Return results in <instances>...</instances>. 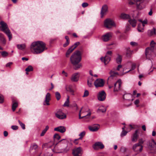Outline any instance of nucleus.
Masks as SVG:
<instances>
[{
  "label": "nucleus",
  "mask_w": 156,
  "mask_h": 156,
  "mask_svg": "<svg viewBox=\"0 0 156 156\" xmlns=\"http://www.w3.org/2000/svg\"><path fill=\"white\" fill-rule=\"evenodd\" d=\"M72 144L66 139H63L56 145L52 151L56 153H66L72 149Z\"/></svg>",
  "instance_id": "1"
},
{
  "label": "nucleus",
  "mask_w": 156,
  "mask_h": 156,
  "mask_svg": "<svg viewBox=\"0 0 156 156\" xmlns=\"http://www.w3.org/2000/svg\"><path fill=\"white\" fill-rule=\"evenodd\" d=\"M46 49L45 43L41 41L33 42L30 46L31 51L34 54L41 53Z\"/></svg>",
  "instance_id": "2"
},
{
  "label": "nucleus",
  "mask_w": 156,
  "mask_h": 156,
  "mask_svg": "<svg viewBox=\"0 0 156 156\" xmlns=\"http://www.w3.org/2000/svg\"><path fill=\"white\" fill-rule=\"evenodd\" d=\"M81 53L79 51H75L70 57V61L71 63L75 66L78 64L81 60Z\"/></svg>",
  "instance_id": "3"
},
{
  "label": "nucleus",
  "mask_w": 156,
  "mask_h": 156,
  "mask_svg": "<svg viewBox=\"0 0 156 156\" xmlns=\"http://www.w3.org/2000/svg\"><path fill=\"white\" fill-rule=\"evenodd\" d=\"M0 24L1 25V30L7 35L9 40H10L12 38V35L7 24L4 21H1L0 22Z\"/></svg>",
  "instance_id": "4"
},
{
  "label": "nucleus",
  "mask_w": 156,
  "mask_h": 156,
  "mask_svg": "<svg viewBox=\"0 0 156 156\" xmlns=\"http://www.w3.org/2000/svg\"><path fill=\"white\" fill-rule=\"evenodd\" d=\"M112 51H108L106 53L105 57H102L101 60L102 62H103L105 65L108 64L111 60V57L112 55Z\"/></svg>",
  "instance_id": "5"
},
{
  "label": "nucleus",
  "mask_w": 156,
  "mask_h": 156,
  "mask_svg": "<svg viewBox=\"0 0 156 156\" xmlns=\"http://www.w3.org/2000/svg\"><path fill=\"white\" fill-rule=\"evenodd\" d=\"M104 26L107 28L110 29L112 27H115L116 24L113 20L110 18H108L104 21Z\"/></svg>",
  "instance_id": "6"
},
{
  "label": "nucleus",
  "mask_w": 156,
  "mask_h": 156,
  "mask_svg": "<svg viewBox=\"0 0 156 156\" xmlns=\"http://www.w3.org/2000/svg\"><path fill=\"white\" fill-rule=\"evenodd\" d=\"M55 115L57 118L60 119H64L66 118V115L62 112V110L60 109L58 110L55 113Z\"/></svg>",
  "instance_id": "7"
},
{
  "label": "nucleus",
  "mask_w": 156,
  "mask_h": 156,
  "mask_svg": "<svg viewBox=\"0 0 156 156\" xmlns=\"http://www.w3.org/2000/svg\"><path fill=\"white\" fill-rule=\"evenodd\" d=\"M83 150L80 147L76 148L73 150V154L74 156H81Z\"/></svg>",
  "instance_id": "8"
},
{
  "label": "nucleus",
  "mask_w": 156,
  "mask_h": 156,
  "mask_svg": "<svg viewBox=\"0 0 156 156\" xmlns=\"http://www.w3.org/2000/svg\"><path fill=\"white\" fill-rule=\"evenodd\" d=\"M143 147L142 145H139L138 144H136L133 146L132 149L134 151L138 153L142 151Z\"/></svg>",
  "instance_id": "9"
},
{
  "label": "nucleus",
  "mask_w": 156,
  "mask_h": 156,
  "mask_svg": "<svg viewBox=\"0 0 156 156\" xmlns=\"http://www.w3.org/2000/svg\"><path fill=\"white\" fill-rule=\"evenodd\" d=\"M106 96V94L104 90H102L98 93L97 97L99 101H103L105 99Z\"/></svg>",
  "instance_id": "10"
},
{
  "label": "nucleus",
  "mask_w": 156,
  "mask_h": 156,
  "mask_svg": "<svg viewBox=\"0 0 156 156\" xmlns=\"http://www.w3.org/2000/svg\"><path fill=\"white\" fill-rule=\"evenodd\" d=\"M108 12V6L106 5L102 6L100 12L101 17L102 18Z\"/></svg>",
  "instance_id": "11"
},
{
  "label": "nucleus",
  "mask_w": 156,
  "mask_h": 156,
  "mask_svg": "<svg viewBox=\"0 0 156 156\" xmlns=\"http://www.w3.org/2000/svg\"><path fill=\"white\" fill-rule=\"evenodd\" d=\"M154 51L150 49L149 48H147L145 50V55L147 59H150L154 53Z\"/></svg>",
  "instance_id": "12"
},
{
  "label": "nucleus",
  "mask_w": 156,
  "mask_h": 156,
  "mask_svg": "<svg viewBox=\"0 0 156 156\" xmlns=\"http://www.w3.org/2000/svg\"><path fill=\"white\" fill-rule=\"evenodd\" d=\"M94 85L96 87H103L104 85V81L102 79H98L94 82Z\"/></svg>",
  "instance_id": "13"
},
{
  "label": "nucleus",
  "mask_w": 156,
  "mask_h": 156,
  "mask_svg": "<svg viewBox=\"0 0 156 156\" xmlns=\"http://www.w3.org/2000/svg\"><path fill=\"white\" fill-rule=\"evenodd\" d=\"M122 84L121 80H119L114 85V91H117L120 90V87Z\"/></svg>",
  "instance_id": "14"
},
{
  "label": "nucleus",
  "mask_w": 156,
  "mask_h": 156,
  "mask_svg": "<svg viewBox=\"0 0 156 156\" xmlns=\"http://www.w3.org/2000/svg\"><path fill=\"white\" fill-rule=\"evenodd\" d=\"M100 128L99 125L95 124L88 126V129L91 131L95 132L97 131Z\"/></svg>",
  "instance_id": "15"
},
{
  "label": "nucleus",
  "mask_w": 156,
  "mask_h": 156,
  "mask_svg": "<svg viewBox=\"0 0 156 156\" xmlns=\"http://www.w3.org/2000/svg\"><path fill=\"white\" fill-rule=\"evenodd\" d=\"M93 147L94 150H97L98 148L101 149L103 148L104 146L103 144L100 142H96L93 146Z\"/></svg>",
  "instance_id": "16"
},
{
  "label": "nucleus",
  "mask_w": 156,
  "mask_h": 156,
  "mask_svg": "<svg viewBox=\"0 0 156 156\" xmlns=\"http://www.w3.org/2000/svg\"><path fill=\"white\" fill-rule=\"evenodd\" d=\"M138 131V130H136L135 131L134 133L133 134V135L131 136V140L133 143L136 142L137 140L138 137V136L137 134Z\"/></svg>",
  "instance_id": "17"
},
{
  "label": "nucleus",
  "mask_w": 156,
  "mask_h": 156,
  "mask_svg": "<svg viewBox=\"0 0 156 156\" xmlns=\"http://www.w3.org/2000/svg\"><path fill=\"white\" fill-rule=\"evenodd\" d=\"M111 37L112 35L111 33H108L102 36V39L104 41H108L110 40Z\"/></svg>",
  "instance_id": "18"
},
{
  "label": "nucleus",
  "mask_w": 156,
  "mask_h": 156,
  "mask_svg": "<svg viewBox=\"0 0 156 156\" xmlns=\"http://www.w3.org/2000/svg\"><path fill=\"white\" fill-rule=\"evenodd\" d=\"M79 73H74L72 75L71 80L73 82H77L79 79Z\"/></svg>",
  "instance_id": "19"
},
{
  "label": "nucleus",
  "mask_w": 156,
  "mask_h": 156,
  "mask_svg": "<svg viewBox=\"0 0 156 156\" xmlns=\"http://www.w3.org/2000/svg\"><path fill=\"white\" fill-rule=\"evenodd\" d=\"M50 93H47L45 96V100L43 102L44 105H50L49 102L50 100Z\"/></svg>",
  "instance_id": "20"
},
{
  "label": "nucleus",
  "mask_w": 156,
  "mask_h": 156,
  "mask_svg": "<svg viewBox=\"0 0 156 156\" xmlns=\"http://www.w3.org/2000/svg\"><path fill=\"white\" fill-rule=\"evenodd\" d=\"M54 130L59 132L62 133H63L66 131V129L64 126H60L54 128Z\"/></svg>",
  "instance_id": "21"
},
{
  "label": "nucleus",
  "mask_w": 156,
  "mask_h": 156,
  "mask_svg": "<svg viewBox=\"0 0 156 156\" xmlns=\"http://www.w3.org/2000/svg\"><path fill=\"white\" fill-rule=\"evenodd\" d=\"M55 145L54 144V143L53 141H50L48 143H46L42 145V147L44 148L45 147L51 148L52 147H55Z\"/></svg>",
  "instance_id": "22"
},
{
  "label": "nucleus",
  "mask_w": 156,
  "mask_h": 156,
  "mask_svg": "<svg viewBox=\"0 0 156 156\" xmlns=\"http://www.w3.org/2000/svg\"><path fill=\"white\" fill-rule=\"evenodd\" d=\"M147 34L148 36H151L156 35V30L154 27L152 29L149 30L148 31Z\"/></svg>",
  "instance_id": "23"
},
{
  "label": "nucleus",
  "mask_w": 156,
  "mask_h": 156,
  "mask_svg": "<svg viewBox=\"0 0 156 156\" xmlns=\"http://www.w3.org/2000/svg\"><path fill=\"white\" fill-rule=\"evenodd\" d=\"M66 90L69 92L70 94L73 95H74V90L73 89V87L71 85H66Z\"/></svg>",
  "instance_id": "24"
},
{
  "label": "nucleus",
  "mask_w": 156,
  "mask_h": 156,
  "mask_svg": "<svg viewBox=\"0 0 156 156\" xmlns=\"http://www.w3.org/2000/svg\"><path fill=\"white\" fill-rule=\"evenodd\" d=\"M12 110L13 112H14L16 108L18 107V104L17 101L13 100H12Z\"/></svg>",
  "instance_id": "25"
},
{
  "label": "nucleus",
  "mask_w": 156,
  "mask_h": 156,
  "mask_svg": "<svg viewBox=\"0 0 156 156\" xmlns=\"http://www.w3.org/2000/svg\"><path fill=\"white\" fill-rule=\"evenodd\" d=\"M110 76L108 77V79H112L113 77L118 75V73L115 72L113 70L110 71L109 73Z\"/></svg>",
  "instance_id": "26"
},
{
  "label": "nucleus",
  "mask_w": 156,
  "mask_h": 156,
  "mask_svg": "<svg viewBox=\"0 0 156 156\" xmlns=\"http://www.w3.org/2000/svg\"><path fill=\"white\" fill-rule=\"evenodd\" d=\"M106 110V108L103 106H100L97 110V112L98 113H105Z\"/></svg>",
  "instance_id": "27"
},
{
  "label": "nucleus",
  "mask_w": 156,
  "mask_h": 156,
  "mask_svg": "<svg viewBox=\"0 0 156 156\" xmlns=\"http://www.w3.org/2000/svg\"><path fill=\"white\" fill-rule=\"evenodd\" d=\"M129 22L132 25V27H135L136 25V20L134 19H130L128 20Z\"/></svg>",
  "instance_id": "28"
},
{
  "label": "nucleus",
  "mask_w": 156,
  "mask_h": 156,
  "mask_svg": "<svg viewBox=\"0 0 156 156\" xmlns=\"http://www.w3.org/2000/svg\"><path fill=\"white\" fill-rule=\"evenodd\" d=\"M81 112V110L80 111V112L79 113V118L80 119L85 118L86 119L89 118L91 114V113L90 112H89L86 115L83 116L82 117L81 116L80 112Z\"/></svg>",
  "instance_id": "29"
},
{
  "label": "nucleus",
  "mask_w": 156,
  "mask_h": 156,
  "mask_svg": "<svg viewBox=\"0 0 156 156\" xmlns=\"http://www.w3.org/2000/svg\"><path fill=\"white\" fill-rule=\"evenodd\" d=\"M144 25H142L141 24H138L137 27V30L139 32H143L144 31Z\"/></svg>",
  "instance_id": "30"
},
{
  "label": "nucleus",
  "mask_w": 156,
  "mask_h": 156,
  "mask_svg": "<svg viewBox=\"0 0 156 156\" xmlns=\"http://www.w3.org/2000/svg\"><path fill=\"white\" fill-rule=\"evenodd\" d=\"M156 44V43L154 41H152L150 43V47H148L150 49L154 51L155 49L154 46Z\"/></svg>",
  "instance_id": "31"
},
{
  "label": "nucleus",
  "mask_w": 156,
  "mask_h": 156,
  "mask_svg": "<svg viewBox=\"0 0 156 156\" xmlns=\"http://www.w3.org/2000/svg\"><path fill=\"white\" fill-rule=\"evenodd\" d=\"M17 46L19 49L23 50L25 49L26 47V45L25 44H17Z\"/></svg>",
  "instance_id": "32"
},
{
  "label": "nucleus",
  "mask_w": 156,
  "mask_h": 156,
  "mask_svg": "<svg viewBox=\"0 0 156 156\" xmlns=\"http://www.w3.org/2000/svg\"><path fill=\"white\" fill-rule=\"evenodd\" d=\"M93 81V79L92 77H90L87 80V84L89 87H91L92 86V84Z\"/></svg>",
  "instance_id": "33"
},
{
  "label": "nucleus",
  "mask_w": 156,
  "mask_h": 156,
  "mask_svg": "<svg viewBox=\"0 0 156 156\" xmlns=\"http://www.w3.org/2000/svg\"><path fill=\"white\" fill-rule=\"evenodd\" d=\"M130 17V16L127 14H122L121 15V18L123 19H129Z\"/></svg>",
  "instance_id": "34"
},
{
  "label": "nucleus",
  "mask_w": 156,
  "mask_h": 156,
  "mask_svg": "<svg viewBox=\"0 0 156 156\" xmlns=\"http://www.w3.org/2000/svg\"><path fill=\"white\" fill-rule=\"evenodd\" d=\"M74 49L71 47H70L68 50L67 51L66 53V57H68L69 54L72 52L73 51Z\"/></svg>",
  "instance_id": "35"
},
{
  "label": "nucleus",
  "mask_w": 156,
  "mask_h": 156,
  "mask_svg": "<svg viewBox=\"0 0 156 156\" xmlns=\"http://www.w3.org/2000/svg\"><path fill=\"white\" fill-rule=\"evenodd\" d=\"M69 96H67V98L63 105L64 106L68 107L69 106Z\"/></svg>",
  "instance_id": "36"
},
{
  "label": "nucleus",
  "mask_w": 156,
  "mask_h": 156,
  "mask_svg": "<svg viewBox=\"0 0 156 156\" xmlns=\"http://www.w3.org/2000/svg\"><path fill=\"white\" fill-rule=\"evenodd\" d=\"M48 129V126H46L45 128L42 131L41 133V136H43L44 135L47 130Z\"/></svg>",
  "instance_id": "37"
},
{
  "label": "nucleus",
  "mask_w": 156,
  "mask_h": 156,
  "mask_svg": "<svg viewBox=\"0 0 156 156\" xmlns=\"http://www.w3.org/2000/svg\"><path fill=\"white\" fill-rule=\"evenodd\" d=\"M132 97V96L130 94H126L123 95V98L125 99H126L129 101H130L131 100L129 99H128V98L131 97Z\"/></svg>",
  "instance_id": "38"
},
{
  "label": "nucleus",
  "mask_w": 156,
  "mask_h": 156,
  "mask_svg": "<svg viewBox=\"0 0 156 156\" xmlns=\"http://www.w3.org/2000/svg\"><path fill=\"white\" fill-rule=\"evenodd\" d=\"M0 40L2 41L4 44H5L6 41L5 40L3 34L1 33H0Z\"/></svg>",
  "instance_id": "39"
},
{
  "label": "nucleus",
  "mask_w": 156,
  "mask_h": 156,
  "mask_svg": "<svg viewBox=\"0 0 156 156\" xmlns=\"http://www.w3.org/2000/svg\"><path fill=\"white\" fill-rule=\"evenodd\" d=\"M129 49V48H126V55L127 57L130 56L132 54V51L130 50Z\"/></svg>",
  "instance_id": "40"
},
{
  "label": "nucleus",
  "mask_w": 156,
  "mask_h": 156,
  "mask_svg": "<svg viewBox=\"0 0 156 156\" xmlns=\"http://www.w3.org/2000/svg\"><path fill=\"white\" fill-rule=\"evenodd\" d=\"M122 61V57L121 55H119L116 58V62L118 64L120 63Z\"/></svg>",
  "instance_id": "41"
},
{
  "label": "nucleus",
  "mask_w": 156,
  "mask_h": 156,
  "mask_svg": "<svg viewBox=\"0 0 156 156\" xmlns=\"http://www.w3.org/2000/svg\"><path fill=\"white\" fill-rule=\"evenodd\" d=\"M55 96L57 100H59L61 98V95L59 92H56L55 93Z\"/></svg>",
  "instance_id": "42"
},
{
  "label": "nucleus",
  "mask_w": 156,
  "mask_h": 156,
  "mask_svg": "<svg viewBox=\"0 0 156 156\" xmlns=\"http://www.w3.org/2000/svg\"><path fill=\"white\" fill-rule=\"evenodd\" d=\"M33 68L31 66H29L25 69V71L27 72L31 71H33Z\"/></svg>",
  "instance_id": "43"
},
{
  "label": "nucleus",
  "mask_w": 156,
  "mask_h": 156,
  "mask_svg": "<svg viewBox=\"0 0 156 156\" xmlns=\"http://www.w3.org/2000/svg\"><path fill=\"white\" fill-rule=\"evenodd\" d=\"M37 148V145L36 144H34L33 145L31 146L30 147V152H31V151L33 150H36Z\"/></svg>",
  "instance_id": "44"
},
{
  "label": "nucleus",
  "mask_w": 156,
  "mask_h": 156,
  "mask_svg": "<svg viewBox=\"0 0 156 156\" xmlns=\"http://www.w3.org/2000/svg\"><path fill=\"white\" fill-rule=\"evenodd\" d=\"M85 135V132L84 131L81 132L79 135V136H80V137L78 138V139H82Z\"/></svg>",
  "instance_id": "45"
},
{
  "label": "nucleus",
  "mask_w": 156,
  "mask_h": 156,
  "mask_svg": "<svg viewBox=\"0 0 156 156\" xmlns=\"http://www.w3.org/2000/svg\"><path fill=\"white\" fill-rule=\"evenodd\" d=\"M80 44V42H77L75 43L73 45H72L71 47L74 50Z\"/></svg>",
  "instance_id": "46"
},
{
  "label": "nucleus",
  "mask_w": 156,
  "mask_h": 156,
  "mask_svg": "<svg viewBox=\"0 0 156 156\" xmlns=\"http://www.w3.org/2000/svg\"><path fill=\"white\" fill-rule=\"evenodd\" d=\"M74 69L75 70H77L79 69L82 67V65L81 64H78L75 66H74Z\"/></svg>",
  "instance_id": "47"
},
{
  "label": "nucleus",
  "mask_w": 156,
  "mask_h": 156,
  "mask_svg": "<svg viewBox=\"0 0 156 156\" xmlns=\"http://www.w3.org/2000/svg\"><path fill=\"white\" fill-rule=\"evenodd\" d=\"M18 122L20 125L21 126V127L22 128V129H25V124L21 122L20 120H18Z\"/></svg>",
  "instance_id": "48"
},
{
  "label": "nucleus",
  "mask_w": 156,
  "mask_h": 156,
  "mask_svg": "<svg viewBox=\"0 0 156 156\" xmlns=\"http://www.w3.org/2000/svg\"><path fill=\"white\" fill-rule=\"evenodd\" d=\"M1 54L2 57H5L7 56L8 55V53L7 52L5 51H3L1 52Z\"/></svg>",
  "instance_id": "49"
},
{
  "label": "nucleus",
  "mask_w": 156,
  "mask_h": 156,
  "mask_svg": "<svg viewBox=\"0 0 156 156\" xmlns=\"http://www.w3.org/2000/svg\"><path fill=\"white\" fill-rule=\"evenodd\" d=\"M135 68H136V64H133L132 66L131 69L129 70L128 71L125 73H124V74L126 73H127L131 70H134V69H135Z\"/></svg>",
  "instance_id": "50"
},
{
  "label": "nucleus",
  "mask_w": 156,
  "mask_h": 156,
  "mask_svg": "<svg viewBox=\"0 0 156 156\" xmlns=\"http://www.w3.org/2000/svg\"><path fill=\"white\" fill-rule=\"evenodd\" d=\"M54 137L58 140H59L61 138L60 136L58 134H55L54 136Z\"/></svg>",
  "instance_id": "51"
},
{
  "label": "nucleus",
  "mask_w": 156,
  "mask_h": 156,
  "mask_svg": "<svg viewBox=\"0 0 156 156\" xmlns=\"http://www.w3.org/2000/svg\"><path fill=\"white\" fill-rule=\"evenodd\" d=\"M136 4L137 9L139 10H140L143 8V7L141 6L140 3L139 4H138V3H136Z\"/></svg>",
  "instance_id": "52"
},
{
  "label": "nucleus",
  "mask_w": 156,
  "mask_h": 156,
  "mask_svg": "<svg viewBox=\"0 0 156 156\" xmlns=\"http://www.w3.org/2000/svg\"><path fill=\"white\" fill-rule=\"evenodd\" d=\"M4 99L3 95L0 94V103H2L4 102Z\"/></svg>",
  "instance_id": "53"
},
{
  "label": "nucleus",
  "mask_w": 156,
  "mask_h": 156,
  "mask_svg": "<svg viewBox=\"0 0 156 156\" xmlns=\"http://www.w3.org/2000/svg\"><path fill=\"white\" fill-rule=\"evenodd\" d=\"M138 141V143L137 144H138L139 145H142V144H143L144 143V141L142 139H139Z\"/></svg>",
  "instance_id": "54"
},
{
  "label": "nucleus",
  "mask_w": 156,
  "mask_h": 156,
  "mask_svg": "<svg viewBox=\"0 0 156 156\" xmlns=\"http://www.w3.org/2000/svg\"><path fill=\"white\" fill-rule=\"evenodd\" d=\"M89 95V92L88 90H86L85 91L83 97H85Z\"/></svg>",
  "instance_id": "55"
},
{
  "label": "nucleus",
  "mask_w": 156,
  "mask_h": 156,
  "mask_svg": "<svg viewBox=\"0 0 156 156\" xmlns=\"http://www.w3.org/2000/svg\"><path fill=\"white\" fill-rule=\"evenodd\" d=\"M127 133V132L125 130L122 131L121 133V136H125Z\"/></svg>",
  "instance_id": "56"
},
{
  "label": "nucleus",
  "mask_w": 156,
  "mask_h": 156,
  "mask_svg": "<svg viewBox=\"0 0 156 156\" xmlns=\"http://www.w3.org/2000/svg\"><path fill=\"white\" fill-rule=\"evenodd\" d=\"M11 128L14 130H16L18 129V127L17 126H11Z\"/></svg>",
  "instance_id": "57"
},
{
  "label": "nucleus",
  "mask_w": 156,
  "mask_h": 156,
  "mask_svg": "<svg viewBox=\"0 0 156 156\" xmlns=\"http://www.w3.org/2000/svg\"><path fill=\"white\" fill-rule=\"evenodd\" d=\"M69 43V41H66V43L63 45L64 47H65L68 46Z\"/></svg>",
  "instance_id": "58"
},
{
  "label": "nucleus",
  "mask_w": 156,
  "mask_h": 156,
  "mask_svg": "<svg viewBox=\"0 0 156 156\" xmlns=\"http://www.w3.org/2000/svg\"><path fill=\"white\" fill-rule=\"evenodd\" d=\"M88 5V3L87 2H84L82 4V6L83 8H85L87 7Z\"/></svg>",
  "instance_id": "59"
},
{
  "label": "nucleus",
  "mask_w": 156,
  "mask_h": 156,
  "mask_svg": "<svg viewBox=\"0 0 156 156\" xmlns=\"http://www.w3.org/2000/svg\"><path fill=\"white\" fill-rule=\"evenodd\" d=\"M130 44L133 46H136L137 45V43L134 42H131L130 43Z\"/></svg>",
  "instance_id": "60"
},
{
  "label": "nucleus",
  "mask_w": 156,
  "mask_h": 156,
  "mask_svg": "<svg viewBox=\"0 0 156 156\" xmlns=\"http://www.w3.org/2000/svg\"><path fill=\"white\" fill-rule=\"evenodd\" d=\"M122 65H119L118 66L117 68H116V70L118 71H119L120 70V69L122 68Z\"/></svg>",
  "instance_id": "61"
},
{
  "label": "nucleus",
  "mask_w": 156,
  "mask_h": 156,
  "mask_svg": "<svg viewBox=\"0 0 156 156\" xmlns=\"http://www.w3.org/2000/svg\"><path fill=\"white\" fill-rule=\"evenodd\" d=\"M62 74L65 76L66 77L67 76V73H66L64 71H63L62 72Z\"/></svg>",
  "instance_id": "62"
},
{
  "label": "nucleus",
  "mask_w": 156,
  "mask_h": 156,
  "mask_svg": "<svg viewBox=\"0 0 156 156\" xmlns=\"http://www.w3.org/2000/svg\"><path fill=\"white\" fill-rule=\"evenodd\" d=\"M4 135L5 137L7 136L8 135V133L6 131H4Z\"/></svg>",
  "instance_id": "63"
},
{
  "label": "nucleus",
  "mask_w": 156,
  "mask_h": 156,
  "mask_svg": "<svg viewBox=\"0 0 156 156\" xmlns=\"http://www.w3.org/2000/svg\"><path fill=\"white\" fill-rule=\"evenodd\" d=\"M139 103V101L138 99L136 100L135 101H134V104L135 105H136L138 104Z\"/></svg>",
  "instance_id": "64"
}]
</instances>
